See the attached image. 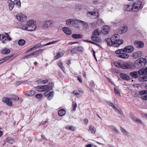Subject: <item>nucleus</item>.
<instances>
[{
    "instance_id": "nucleus-4",
    "label": "nucleus",
    "mask_w": 147,
    "mask_h": 147,
    "mask_svg": "<svg viewBox=\"0 0 147 147\" xmlns=\"http://www.w3.org/2000/svg\"><path fill=\"white\" fill-rule=\"evenodd\" d=\"M111 38L113 45L114 47H118L123 42V40L120 39V36L118 34H116L112 35Z\"/></svg>"
},
{
    "instance_id": "nucleus-22",
    "label": "nucleus",
    "mask_w": 147,
    "mask_h": 147,
    "mask_svg": "<svg viewBox=\"0 0 147 147\" xmlns=\"http://www.w3.org/2000/svg\"><path fill=\"white\" fill-rule=\"evenodd\" d=\"M35 93V91L34 90H29L26 92V94L27 96H32Z\"/></svg>"
},
{
    "instance_id": "nucleus-24",
    "label": "nucleus",
    "mask_w": 147,
    "mask_h": 147,
    "mask_svg": "<svg viewBox=\"0 0 147 147\" xmlns=\"http://www.w3.org/2000/svg\"><path fill=\"white\" fill-rule=\"evenodd\" d=\"M129 75L131 77L136 78L138 77V74L137 72L134 71L130 73Z\"/></svg>"
},
{
    "instance_id": "nucleus-25",
    "label": "nucleus",
    "mask_w": 147,
    "mask_h": 147,
    "mask_svg": "<svg viewBox=\"0 0 147 147\" xmlns=\"http://www.w3.org/2000/svg\"><path fill=\"white\" fill-rule=\"evenodd\" d=\"M66 113L65 111L63 109L59 110L58 111V115L60 116H62L64 115Z\"/></svg>"
},
{
    "instance_id": "nucleus-20",
    "label": "nucleus",
    "mask_w": 147,
    "mask_h": 147,
    "mask_svg": "<svg viewBox=\"0 0 147 147\" xmlns=\"http://www.w3.org/2000/svg\"><path fill=\"white\" fill-rule=\"evenodd\" d=\"M124 9L125 11H132V6L129 4H125L124 5Z\"/></svg>"
},
{
    "instance_id": "nucleus-56",
    "label": "nucleus",
    "mask_w": 147,
    "mask_h": 147,
    "mask_svg": "<svg viewBox=\"0 0 147 147\" xmlns=\"http://www.w3.org/2000/svg\"><path fill=\"white\" fill-rule=\"evenodd\" d=\"M5 37V36L3 35L0 34V40H3Z\"/></svg>"
},
{
    "instance_id": "nucleus-5",
    "label": "nucleus",
    "mask_w": 147,
    "mask_h": 147,
    "mask_svg": "<svg viewBox=\"0 0 147 147\" xmlns=\"http://www.w3.org/2000/svg\"><path fill=\"white\" fill-rule=\"evenodd\" d=\"M146 63V59L140 58L135 61L133 65L137 69L142 68L145 66Z\"/></svg>"
},
{
    "instance_id": "nucleus-55",
    "label": "nucleus",
    "mask_w": 147,
    "mask_h": 147,
    "mask_svg": "<svg viewBox=\"0 0 147 147\" xmlns=\"http://www.w3.org/2000/svg\"><path fill=\"white\" fill-rule=\"evenodd\" d=\"M77 80L79 81V82H80V83L82 82V79L80 76H78L77 77Z\"/></svg>"
},
{
    "instance_id": "nucleus-53",
    "label": "nucleus",
    "mask_w": 147,
    "mask_h": 147,
    "mask_svg": "<svg viewBox=\"0 0 147 147\" xmlns=\"http://www.w3.org/2000/svg\"><path fill=\"white\" fill-rule=\"evenodd\" d=\"M133 26L134 27H136L138 25V23L136 21H134L132 23Z\"/></svg>"
},
{
    "instance_id": "nucleus-40",
    "label": "nucleus",
    "mask_w": 147,
    "mask_h": 147,
    "mask_svg": "<svg viewBox=\"0 0 147 147\" xmlns=\"http://www.w3.org/2000/svg\"><path fill=\"white\" fill-rule=\"evenodd\" d=\"M54 94V92L53 91H52L49 93V95L48 98L49 100H50L51 99V97L53 96Z\"/></svg>"
},
{
    "instance_id": "nucleus-1",
    "label": "nucleus",
    "mask_w": 147,
    "mask_h": 147,
    "mask_svg": "<svg viewBox=\"0 0 147 147\" xmlns=\"http://www.w3.org/2000/svg\"><path fill=\"white\" fill-rule=\"evenodd\" d=\"M133 46L131 45H128L122 49H119L116 50L115 53L117 55V56L123 59L128 58L129 57V55L127 53H132L134 50Z\"/></svg>"
},
{
    "instance_id": "nucleus-49",
    "label": "nucleus",
    "mask_w": 147,
    "mask_h": 147,
    "mask_svg": "<svg viewBox=\"0 0 147 147\" xmlns=\"http://www.w3.org/2000/svg\"><path fill=\"white\" fill-rule=\"evenodd\" d=\"M40 45L41 44L40 43H38L36 45L34 46H33L32 47H34V49H36L40 47Z\"/></svg>"
},
{
    "instance_id": "nucleus-13",
    "label": "nucleus",
    "mask_w": 147,
    "mask_h": 147,
    "mask_svg": "<svg viewBox=\"0 0 147 147\" xmlns=\"http://www.w3.org/2000/svg\"><path fill=\"white\" fill-rule=\"evenodd\" d=\"M102 33L104 35H107L109 33L110 31V28L108 26H106L102 27Z\"/></svg>"
},
{
    "instance_id": "nucleus-9",
    "label": "nucleus",
    "mask_w": 147,
    "mask_h": 147,
    "mask_svg": "<svg viewBox=\"0 0 147 147\" xmlns=\"http://www.w3.org/2000/svg\"><path fill=\"white\" fill-rule=\"evenodd\" d=\"M16 18L19 22H25L27 20L26 16L22 13L18 14L16 15Z\"/></svg>"
},
{
    "instance_id": "nucleus-17",
    "label": "nucleus",
    "mask_w": 147,
    "mask_h": 147,
    "mask_svg": "<svg viewBox=\"0 0 147 147\" xmlns=\"http://www.w3.org/2000/svg\"><path fill=\"white\" fill-rule=\"evenodd\" d=\"M53 23V22L52 21L49 20L48 21H46L44 22V25L45 27L48 28L49 27L52 26Z\"/></svg>"
},
{
    "instance_id": "nucleus-35",
    "label": "nucleus",
    "mask_w": 147,
    "mask_h": 147,
    "mask_svg": "<svg viewBox=\"0 0 147 147\" xmlns=\"http://www.w3.org/2000/svg\"><path fill=\"white\" fill-rule=\"evenodd\" d=\"M65 128L66 129H68L71 131H75L76 129V128L74 126H69L68 125L66 126L65 127Z\"/></svg>"
},
{
    "instance_id": "nucleus-7",
    "label": "nucleus",
    "mask_w": 147,
    "mask_h": 147,
    "mask_svg": "<svg viewBox=\"0 0 147 147\" xmlns=\"http://www.w3.org/2000/svg\"><path fill=\"white\" fill-rule=\"evenodd\" d=\"M100 34V33L98 30H95L92 35V40L94 42H99L100 39L98 36Z\"/></svg>"
},
{
    "instance_id": "nucleus-61",
    "label": "nucleus",
    "mask_w": 147,
    "mask_h": 147,
    "mask_svg": "<svg viewBox=\"0 0 147 147\" xmlns=\"http://www.w3.org/2000/svg\"><path fill=\"white\" fill-rule=\"evenodd\" d=\"M48 80H42V84H46L48 82Z\"/></svg>"
},
{
    "instance_id": "nucleus-62",
    "label": "nucleus",
    "mask_w": 147,
    "mask_h": 147,
    "mask_svg": "<svg viewBox=\"0 0 147 147\" xmlns=\"http://www.w3.org/2000/svg\"><path fill=\"white\" fill-rule=\"evenodd\" d=\"M49 95V93H48V91H47L45 92L44 93V96H47Z\"/></svg>"
},
{
    "instance_id": "nucleus-18",
    "label": "nucleus",
    "mask_w": 147,
    "mask_h": 147,
    "mask_svg": "<svg viewBox=\"0 0 147 147\" xmlns=\"http://www.w3.org/2000/svg\"><path fill=\"white\" fill-rule=\"evenodd\" d=\"M63 32L66 34L69 35L72 33V32L69 28L67 27H64L63 28Z\"/></svg>"
},
{
    "instance_id": "nucleus-21",
    "label": "nucleus",
    "mask_w": 147,
    "mask_h": 147,
    "mask_svg": "<svg viewBox=\"0 0 147 147\" xmlns=\"http://www.w3.org/2000/svg\"><path fill=\"white\" fill-rule=\"evenodd\" d=\"M88 131L92 134H94L96 131V128L92 125H89Z\"/></svg>"
},
{
    "instance_id": "nucleus-28",
    "label": "nucleus",
    "mask_w": 147,
    "mask_h": 147,
    "mask_svg": "<svg viewBox=\"0 0 147 147\" xmlns=\"http://www.w3.org/2000/svg\"><path fill=\"white\" fill-rule=\"evenodd\" d=\"M128 29V27L127 26H123L121 28L120 30L121 33L123 34L126 32Z\"/></svg>"
},
{
    "instance_id": "nucleus-43",
    "label": "nucleus",
    "mask_w": 147,
    "mask_h": 147,
    "mask_svg": "<svg viewBox=\"0 0 147 147\" xmlns=\"http://www.w3.org/2000/svg\"><path fill=\"white\" fill-rule=\"evenodd\" d=\"M76 48L77 49V51L82 52L84 50L83 47L81 46H78L76 47Z\"/></svg>"
},
{
    "instance_id": "nucleus-29",
    "label": "nucleus",
    "mask_w": 147,
    "mask_h": 147,
    "mask_svg": "<svg viewBox=\"0 0 147 147\" xmlns=\"http://www.w3.org/2000/svg\"><path fill=\"white\" fill-rule=\"evenodd\" d=\"M64 54L63 53L61 52H58L57 55L55 57L54 59L56 60L61 57H62Z\"/></svg>"
},
{
    "instance_id": "nucleus-33",
    "label": "nucleus",
    "mask_w": 147,
    "mask_h": 147,
    "mask_svg": "<svg viewBox=\"0 0 147 147\" xmlns=\"http://www.w3.org/2000/svg\"><path fill=\"white\" fill-rule=\"evenodd\" d=\"M14 3L17 7L20 8L21 7V2L20 0H15Z\"/></svg>"
},
{
    "instance_id": "nucleus-10",
    "label": "nucleus",
    "mask_w": 147,
    "mask_h": 147,
    "mask_svg": "<svg viewBox=\"0 0 147 147\" xmlns=\"http://www.w3.org/2000/svg\"><path fill=\"white\" fill-rule=\"evenodd\" d=\"M78 20H74L73 19H68L66 21V24L69 26L71 24H78Z\"/></svg>"
},
{
    "instance_id": "nucleus-15",
    "label": "nucleus",
    "mask_w": 147,
    "mask_h": 147,
    "mask_svg": "<svg viewBox=\"0 0 147 147\" xmlns=\"http://www.w3.org/2000/svg\"><path fill=\"white\" fill-rule=\"evenodd\" d=\"M142 55V52L141 51H137L133 53L132 57L134 58H137L141 57Z\"/></svg>"
},
{
    "instance_id": "nucleus-32",
    "label": "nucleus",
    "mask_w": 147,
    "mask_h": 147,
    "mask_svg": "<svg viewBox=\"0 0 147 147\" xmlns=\"http://www.w3.org/2000/svg\"><path fill=\"white\" fill-rule=\"evenodd\" d=\"M139 80L141 82L147 81V75L140 77Z\"/></svg>"
},
{
    "instance_id": "nucleus-6",
    "label": "nucleus",
    "mask_w": 147,
    "mask_h": 147,
    "mask_svg": "<svg viewBox=\"0 0 147 147\" xmlns=\"http://www.w3.org/2000/svg\"><path fill=\"white\" fill-rule=\"evenodd\" d=\"M132 11H137L140 9H142L143 8L142 3L141 1H137L134 2L132 5Z\"/></svg>"
},
{
    "instance_id": "nucleus-42",
    "label": "nucleus",
    "mask_w": 147,
    "mask_h": 147,
    "mask_svg": "<svg viewBox=\"0 0 147 147\" xmlns=\"http://www.w3.org/2000/svg\"><path fill=\"white\" fill-rule=\"evenodd\" d=\"M57 65L63 71V69H64V68L63 67L62 63L61 62H59L57 63Z\"/></svg>"
},
{
    "instance_id": "nucleus-52",
    "label": "nucleus",
    "mask_w": 147,
    "mask_h": 147,
    "mask_svg": "<svg viewBox=\"0 0 147 147\" xmlns=\"http://www.w3.org/2000/svg\"><path fill=\"white\" fill-rule=\"evenodd\" d=\"M73 94L76 96H77V95L80 94L79 93L77 92V91L76 90H73Z\"/></svg>"
},
{
    "instance_id": "nucleus-2",
    "label": "nucleus",
    "mask_w": 147,
    "mask_h": 147,
    "mask_svg": "<svg viewBox=\"0 0 147 147\" xmlns=\"http://www.w3.org/2000/svg\"><path fill=\"white\" fill-rule=\"evenodd\" d=\"M114 64L116 67L123 69H131L133 67L132 63L124 61H115Z\"/></svg>"
},
{
    "instance_id": "nucleus-58",
    "label": "nucleus",
    "mask_w": 147,
    "mask_h": 147,
    "mask_svg": "<svg viewBox=\"0 0 147 147\" xmlns=\"http://www.w3.org/2000/svg\"><path fill=\"white\" fill-rule=\"evenodd\" d=\"M120 127L121 129L122 130V132L123 133L125 134H127V132L125 129L123 128L121 126Z\"/></svg>"
},
{
    "instance_id": "nucleus-60",
    "label": "nucleus",
    "mask_w": 147,
    "mask_h": 147,
    "mask_svg": "<svg viewBox=\"0 0 147 147\" xmlns=\"http://www.w3.org/2000/svg\"><path fill=\"white\" fill-rule=\"evenodd\" d=\"M88 120L86 118H85L84 120V124L86 125L88 124Z\"/></svg>"
},
{
    "instance_id": "nucleus-30",
    "label": "nucleus",
    "mask_w": 147,
    "mask_h": 147,
    "mask_svg": "<svg viewBox=\"0 0 147 147\" xmlns=\"http://www.w3.org/2000/svg\"><path fill=\"white\" fill-rule=\"evenodd\" d=\"M10 52V50L8 49L5 48L4 49L2 50L1 53L2 54H8Z\"/></svg>"
},
{
    "instance_id": "nucleus-46",
    "label": "nucleus",
    "mask_w": 147,
    "mask_h": 147,
    "mask_svg": "<svg viewBox=\"0 0 147 147\" xmlns=\"http://www.w3.org/2000/svg\"><path fill=\"white\" fill-rule=\"evenodd\" d=\"M57 42V40L54 41L50 42L46 44H45L44 45H43V46L48 45H51L52 44H54V43H55L56 42Z\"/></svg>"
},
{
    "instance_id": "nucleus-31",
    "label": "nucleus",
    "mask_w": 147,
    "mask_h": 147,
    "mask_svg": "<svg viewBox=\"0 0 147 147\" xmlns=\"http://www.w3.org/2000/svg\"><path fill=\"white\" fill-rule=\"evenodd\" d=\"M82 37V35L80 34H73L72 35V37L73 38H81Z\"/></svg>"
},
{
    "instance_id": "nucleus-12",
    "label": "nucleus",
    "mask_w": 147,
    "mask_h": 147,
    "mask_svg": "<svg viewBox=\"0 0 147 147\" xmlns=\"http://www.w3.org/2000/svg\"><path fill=\"white\" fill-rule=\"evenodd\" d=\"M134 45L137 48H142L144 47V43L142 41H136L134 42Z\"/></svg>"
},
{
    "instance_id": "nucleus-39",
    "label": "nucleus",
    "mask_w": 147,
    "mask_h": 147,
    "mask_svg": "<svg viewBox=\"0 0 147 147\" xmlns=\"http://www.w3.org/2000/svg\"><path fill=\"white\" fill-rule=\"evenodd\" d=\"M104 24V22L102 19H98L96 22V24L99 26L102 25Z\"/></svg>"
},
{
    "instance_id": "nucleus-8",
    "label": "nucleus",
    "mask_w": 147,
    "mask_h": 147,
    "mask_svg": "<svg viewBox=\"0 0 147 147\" xmlns=\"http://www.w3.org/2000/svg\"><path fill=\"white\" fill-rule=\"evenodd\" d=\"M50 86L47 85L38 86L35 87V89L37 91L42 92L47 91L49 90Z\"/></svg>"
},
{
    "instance_id": "nucleus-3",
    "label": "nucleus",
    "mask_w": 147,
    "mask_h": 147,
    "mask_svg": "<svg viewBox=\"0 0 147 147\" xmlns=\"http://www.w3.org/2000/svg\"><path fill=\"white\" fill-rule=\"evenodd\" d=\"M34 20H29L27 22V25H24L22 29L24 30L28 31H32L34 30L36 28V26L34 24Z\"/></svg>"
},
{
    "instance_id": "nucleus-64",
    "label": "nucleus",
    "mask_w": 147,
    "mask_h": 147,
    "mask_svg": "<svg viewBox=\"0 0 147 147\" xmlns=\"http://www.w3.org/2000/svg\"><path fill=\"white\" fill-rule=\"evenodd\" d=\"M85 147H92V145L91 144H89L86 145Z\"/></svg>"
},
{
    "instance_id": "nucleus-59",
    "label": "nucleus",
    "mask_w": 147,
    "mask_h": 147,
    "mask_svg": "<svg viewBox=\"0 0 147 147\" xmlns=\"http://www.w3.org/2000/svg\"><path fill=\"white\" fill-rule=\"evenodd\" d=\"M141 98L144 100H147V94L142 96L141 97Z\"/></svg>"
},
{
    "instance_id": "nucleus-23",
    "label": "nucleus",
    "mask_w": 147,
    "mask_h": 147,
    "mask_svg": "<svg viewBox=\"0 0 147 147\" xmlns=\"http://www.w3.org/2000/svg\"><path fill=\"white\" fill-rule=\"evenodd\" d=\"M6 140L7 142L10 144H13L15 142V140L9 137L7 138Z\"/></svg>"
},
{
    "instance_id": "nucleus-57",
    "label": "nucleus",
    "mask_w": 147,
    "mask_h": 147,
    "mask_svg": "<svg viewBox=\"0 0 147 147\" xmlns=\"http://www.w3.org/2000/svg\"><path fill=\"white\" fill-rule=\"evenodd\" d=\"M88 13L90 14L91 15L94 16L96 14V12L95 11H94L92 12H90L88 13L87 15H88Z\"/></svg>"
},
{
    "instance_id": "nucleus-34",
    "label": "nucleus",
    "mask_w": 147,
    "mask_h": 147,
    "mask_svg": "<svg viewBox=\"0 0 147 147\" xmlns=\"http://www.w3.org/2000/svg\"><path fill=\"white\" fill-rule=\"evenodd\" d=\"M146 71L145 69H140L138 71V73L140 75H143L146 74Z\"/></svg>"
},
{
    "instance_id": "nucleus-14",
    "label": "nucleus",
    "mask_w": 147,
    "mask_h": 147,
    "mask_svg": "<svg viewBox=\"0 0 147 147\" xmlns=\"http://www.w3.org/2000/svg\"><path fill=\"white\" fill-rule=\"evenodd\" d=\"M119 75L121 78L123 80H127L130 79L129 76L126 74L121 73Z\"/></svg>"
},
{
    "instance_id": "nucleus-37",
    "label": "nucleus",
    "mask_w": 147,
    "mask_h": 147,
    "mask_svg": "<svg viewBox=\"0 0 147 147\" xmlns=\"http://www.w3.org/2000/svg\"><path fill=\"white\" fill-rule=\"evenodd\" d=\"M11 99L13 100H18L19 99V97L16 95H11Z\"/></svg>"
},
{
    "instance_id": "nucleus-63",
    "label": "nucleus",
    "mask_w": 147,
    "mask_h": 147,
    "mask_svg": "<svg viewBox=\"0 0 147 147\" xmlns=\"http://www.w3.org/2000/svg\"><path fill=\"white\" fill-rule=\"evenodd\" d=\"M42 79H39L36 81V82L39 83H42Z\"/></svg>"
},
{
    "instance_id": "nucleus-47",
    "label": "nucleus",
    "mask_w": 147,
    "mask_h": 147,
    "mask_svg": "<svg viewBox=\"0 0 147 147\" xmlns=\"http://www.w3.org/2000/svg\"><path fill=\"white\" fill-rule=\"evenodd\" d=\"M42 95L41 94H36L35 96L36 98H39L42 97Z\"/></svg>"
},
{
    "instance_id": "nucleus-51",
    "label": "nucleus",
    "mask_w": 147,
    "mask_h": 147,
    "mask_svg": "<svg viewBox=\"0 0 147 147\" xmlns=\"http://www.w3.org/2000/svg\"><path fill=\"white\" fill-rule=\"evenodd\" d=\"M146 93V91L142 90L140 91L139 92V94L140 95L145 94Z\"/></svg>"
},
{
    "instance_id": "nucleus-54",
    "label": "nucleus",
    "mask_w": 147,
    "mask_h": 147,
    "mask_svg": "<svg viewBox=\"0 0 147 147\" xmlns=\"http://www.w3.org/2000/svg\"><path fill=\"white\" fill-rule=\"evenodd\" d=\"M107 103L110 106L112 107L113 106V103L112 102H110V101H106Z\"/></svg>"
},
{
    "instance_id": "nucleus-41",
    "label": "nucleus",
    "mask_w": 147,
    "mask_h": 147,
    "mask_svg": "<svg viewBox=\"0 0 147 147\" xmlns=\"http://www.w3.org/2000/svg\"><path fill=\"white\" fill-rule=\"evenodd\" d=\"M77 49L76 47L74 48H72L70 51V52L71 53L73 54H74L75 53H76L77 52Z\"/></svg>"
},
{
    "instance_id": "nucleus-48",
    "label": "nucleus",
    "mask_w": 147,
    "mask_h": 147,
    "mask_svg": "<svg viewBox=\"0 0 147 147\" xmlns=\"http://www.w3.org/2000/svg\"><path fill=\"white\" fill-rule=\"evenodd\" d=\"M114 91L115 93L120 96V94L119 91L115 88H114Z\"/></svg>"
},
{
    "instance_id": "nucleus-50",
    "label": "nucleus",
    "mask_w": 147,
    "mask_h": 147,
    "mask_svg": "<svg viewBox=\"0 0 147 147\" xmlns=\"http://www.w3.org/2000/svg\"><path fill=\"white\" fill-rule=\"evenodd\" d=\"M135 121L137 122H139L140 124H142V121L139 119L135 118Z\"/></svg>"
},
{
    "instance_id": "nucleus-11",
    "label": "nucleus",
    "mask_w": 147,
    "mask_h": 147,
    "mask_svg": "<svg viewBox=\"0 0 147 147\" xmlns=\"http://www.w3.org/2000/svg\"><path fill=\"white\" fill-rule=\"evenodd\" d=\"M2 101L6 103L7 105L9 106H12V101L9 98L5 97H3L2 98Z\"/></svg>"
},
{
    "instance_id": "nucleus-36",
    "label": "nucleus",
    "mask_w": 147,
    "mask_h": 147,
    "mask_svg": "<svg viewBox=\"0 0 147 147\" xmlns=\"http://www.w3.org/2000/svg\"><path fill=\"white\" fill-rule=\"evenodd\" d=\"M25 43V41L24 39H20L18 42V44L20 46L23 45Z\"/></svg>"
},
{
    "instance_id": "nucleus-27",
    "label": "nucleus",
    "mask_w": 147,
    "mask_h": 147,
    "mask_svg": "<svg viewBox=\"0 0 147 147\" xmlns=\"http://www.w3.org/2000/svg\"><path fill=\"white\" fill-rule=\"evenodd\" d=\"M82 23L83 24V27L85 28L86 29H87L88 28L89 26L88 24L85 22L81 20H78V23Z\"/></svg>"
},
{
    "instance_id": "nucleus-45",
    "label": "nucleus",
    "mask_w": 147,
    "mask_h": 147,
    "mask_svg": "<svg viewBox=\"0 0 147 147\" xmlns=\"http://www.w3.org/2000/svg\"><path fill=\"white\" fill-rule=\"evenodd\" d=\"M35 53H36V52L32 53L30 55H25L24 56V58H30V57L31 56L34 55Z\"/></svg>"
},
{
    "instance_id": "nucleus-26",
    "label": "nucleus",
    "mask_w": 147,
    "mask_h": 147,
    "mask_svg": "<svg viewBox=\"0 0 147 147\" xmlns=\"http://www.w3.org/2000/svg\"><path fill=\"white\" fill-rule=\"evenodd\" d=\"M105 42L107 43L108 46H110L113 45L112 40L111 38H107L105 39Z\"/></svg>"
},
{
    "instance_id": "nucleus-16",
    "label": "nucleus",
    "mask_w": 147,
    "mask_h": 147,
    "mask_svg": "<svg viewBox=\"0 0 147 147\" xmlns=\"http://www.w3.org/2000/svg\"><path fill=\"white\" fill-rule=\"evenodd\" d=\"M8 3L9 9L10 11H11L13 9L14 7L15 3L11 0L8 1Z\"/></svg>"
},
{
    "instance_id": "nucleus-44",
    "label": "nucleus",
    "mask_w": 147,
    "mask_h": 147,
    "mask_svg": "<svg viewBox=\"0 0 147 147\" xmlns=\"http://www.w3.org/2000/svg\"><path fill=\"white\" fill-rule=\"evenodd\" d=\"M111 129L112 130L115 131L116 133H118L119 132V131L116 128L115 126L112 125L111 126Z\"/></svg>"
},
{
    "instance_id": "nucleus-19",
    "label": "nucleus",
    "mask_w": 147,
    "mask_h": 147,
    "mask_svg": "<svg viewBox=\"0 0 147 147\" xmlns=\"http://www.w3.org/2000/svg\"><path fill=\"white\" fill-rule=\"evenodd\" d=\"M13 55H11L8 57H7L1 60L3 61L1 62L0 63H2L3 61H10L12 60L13 59Z\"/></svg>"
},
{
    "instance_id": "nucleus-38",
    "label": "nucleus",
    "mask_w": 147,
    "mask_h": 147,
    "mask_svg": "<svg viewBox=\"0 0 147 147\" xmlns=\"http://www.w3.org/2000/svg\"><path fill=\"white\" fill-rule=\"evenodd\" d=\"M72 106L73 107V109L72 111H75L76 110V108L77 106L76 103L75 102H73L72 103Z\"/></svg>"
}]
</instances>
